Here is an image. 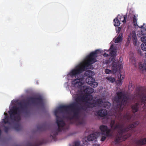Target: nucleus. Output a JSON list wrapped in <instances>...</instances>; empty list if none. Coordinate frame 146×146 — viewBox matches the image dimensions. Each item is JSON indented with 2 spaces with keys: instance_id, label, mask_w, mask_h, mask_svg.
I'll return each instance as SVG.
<instances>
[{
  "instance_id": "nucleus-36",
  "label": "nucleus",
  "mask_w": 146,
  "mask_h": 146,
  "mask_svg": "<svg viewBox=\"0 0 146 146\" xmlns=\"http://www.w3.org/2000/svg\"><path fill=\"white\" fill-rule=\"evenodd\" d=\"M80 142L79 141H76L75 142L74 145L73 146H80Z\"/></svg>"
},
{
  "instance_id": "nucleus-34",
  "label": "nucleus",
  "mask_w": 146,
  "mask_h": 146,
  "mask_svg": "<svg viewBox=\"0 0 146 146\" xmlns=\"http://www.w3.org/2000/svg\"><path fill=\"white\" fill-rule=\"evenodd\" d=\"M45 127V126L43 125H40L37 126V128L38 129L42 130L43 128Z\"/></svg>"
},
{
  "instance_id": "nucleus-26",
  "label": "nucleus",
  "mask_w": 146,
  "mask_h": 146,
  "mask_svg": "<svg viewBox=\"0 0 146 146\" xmlns=\"http://www.w3.org/2000/svg\"><path fill=\"white\" fill-rule=\"evenodd\" d=\"M14 128L17 131H19L21 129V127L19 124H17L14 126Z\"/></svg>"
},
{
  "instance_id": "nucleus-4",
  "label": "nucleus",
  "mask_w": 146,
  "mask_h": 146,
  "mask_svg": "<svg viewBox=\"0 0 146 146\" xmlns=\"http://www.w3.org/2000/svg\"><path fill=\"white\" fill-rule=\"evenodd\" d=\"M115 120H112L110 122L111 128L113 130L118 129L117 133L114 141L116 143L125 141L127 138L130 136V134L123 135L124 133L127 132L137 126L139 123L138 121H136L128 125L125 127L124 128V124L122 122H118L115 124Z\"/></svg>"
},
{
  "instance_id": "nucleus-28",
  "label": "nucleus",
  "mask_w": 146,
  "mask_h": 146,
  "mask_svg": "<svg viewBox=\"0 0 146 146\" xmlns=\"http://www.w3.org/2000/svg\"><path fill=\"white\" fill-rule=\"evenodd\" d=\"M115 51L113 50H112L110 51L109 55L112 57H114L115 56Z\"/></svg>"
},
{
  "instance_id": "nucleus-11",
  "label": "nucleus",
  "mask_w": 146,
  "mask_h": 146,
  "mask_svg": "<svg viewBox=\"0 0 146 146\" xmlns=\"http://www.w3.org/2000/svg\"><path fill=\"white\" fill-rule=\"evenodd\" d=\"M39 145V144L37 141H34L28 142L26 146H38Z\"/></svg>"
},
{
  "instance_id": "nucleus-25",
  "label": "nucleus",
  "mask_w": 146,
  "mask_h": 146,
  "mask_svg": "<svg viewBox=\"0 0 146 146\" xmlns=\"http://www.w3.org/2000/svg\"><path fill=\"white\" fill-rule=\"evenodd\" d=\"M127 16V15L124 16H120L119 19L121 21H122L123 23H125L126 22Z\"/></svg>"
},
{
  "instance_id": "nucleus-38",
  "label": "nucleus",
  "mask_w": 146,
  "mask_h": 146,
  "mask_svg": "<svg viewBox=\"0 0 146 146\" xmlns=\"http://www.w3.org/2000/svg\"><path fill=\"white\" fill-rule=\"evenodd\" d=\"M105 72L106 74H110L111 73V70L109 69H106Z\"/></svg>"
},
{
  "instance_id": "nucleus-35",
  "label": "nucleus",
  "mask_w": 146,
  "mask_h": 146,
  "mask_svg": "<svg viewBox=\"0 0 146 146\" xmlns=\"http://www.w3.org/2000/svg\"><path fill=\"white\" fill-rule=\"evenodd\" d=\"M130 39V37L129 36H128L127 38V41L125 44V46H128V45H129L130 42V40L129 39Z\"/></svg>"
},
{
  "instance_id": "nucleus-15",
  "label": "nucleus",
  "mask_w": 146,
  "mask_h": 146,
  "mask_svg": "<svg viewBox=\"0 0 146 146\" xmlns=\"http://www.w3.org/2000/svg\"><path fill=\"white\" fill-rule=\"evenodd\" d=\"M137 143L139 145L146 144V138L139 139L137 141Z\"/></svg>"
},
{
  "instance_id": "nucleus-40",
  "label": "nucleus",
  "mask_w": 146,
  "mask_h": 146,
  "mask_svg": "<svg viewBox=\"0 0 146 146\" xmlns=\"http://www.w3.org/2000/svg\"><path fill=\"white\" fill-rule=\"evenodd\" d=\"M103 56H104L105 57H107L109 56V55L108 54L105 53L104 55Z\"/></svg>"
},
{
  "instance_id": "nucleus-43",
  "label": "nucleus",
  "mask_w": 146,
  "mask_h": 146,
  "mask_svg": "<svg viewBox=\"0 0 146 146\" xmlns=\"http://www.w3.org/2000/svg\"><path fill=\"white\" fill-rule=\"evenodd\" d=\"M4 114L5 115V116L6 115H7V113H4Z\"/></svg>"
},
{
  "instance_id": "nucleus-9",
  "label": "nucleus",
  "mask_w": 146,
  "mask_h": 146,
  "mask_svg": "<svg viewBox=\"0 0 146 146\" xmlns=\"http://www.w3.org/2000/svg\"><path fill=\"white\" fill-rule=\"evenodd\" d=\"M97 114L99 116L103 117L107 115V112L106 110L102 109L99 110Z\"/></svg>"
},
{
  "instance_id": "nucleus-16",
  "label": "nucleus",
  "mask_w": 146,
  "mask_h": 146,
  "mask_svg": "<svg viewBox=\"0 0 146 146\" xmlns=\"http://www.w3.org/2000/svg\"><path fill=\"white\" fill-rule=\"evenodd\" d=\"M100 129L102 132V133H104L106 132L108 129V127L107 125H102L100 126Z\"/></svg>"
},
{
  "instance_id": "nucleus-23",
  "label": "nucleus",
  "mask_w": 146,
  "mask_h": 146,
  "mask_svg": "<svg viewBox=\"0 0 146 146\" xmlns=\"http://www.w3.org/2000/svg\"><path fill=\"white\" fill-rule=\"evenodd\" d=\"M103 107L107 109H109L111 106V104L109 102H103Z\"/></svg>"
},
{
  "instance_id": "nucleus-8",
  "label": "nucleus",
  "mask_w": 146,
  "mask_h": 146,
  "mask_svg": "<svg viewBox=\"0 0 146 146\" xmlns=\"http://www.w3.org/2000/svg\"><path fill=\"white\" fill-rule=\"evenodd\" d=\"M131 35L132 39L133 41V43L134 45L136 46L137 44V39L135 32L134 31H132L131 33Z\"/></svg>"
},
{
  "instance_id": "nucleus-45",
  "label": "nucleus",
  "mask_w": 146,
  "mask_h": 146,
  "mask_svg": "<svg viewBox=\"0 0 146 146\" xmlns=\"http://www.w3.org/2000/svg\"><path fill=\"white\" fill-rule=\"evenodd\" d=\"M135 64V63H133V64Z\"/></svg>"
},
{
  "instance_id": "nucleus-24",
  "label": "nucleus",
  "mask_w": 146,
  "mask_h": 146,
  "mask_svg": "<svg viewBox=\"0 0 146 146\" xmlns=\"http://www.w3.org/2000/svg\"><path fill=\"white\" fill-rule=\"evenodd\" d=\"M132 20L133 23V24L135 26H137V19L135 15H134L133 17L132 18Z\"/></svg>"
},
{
  "instance_id": "nucleus-14",
  "label": "nucleus",
  "mask_w": 146,
  "mask_h": 146,
  "mask_svg": "<svg viewBox=\"0 0 146 146\" xmlns=\"http://www.w3.org/2000/svg\"><path fill=\"white\" fill-rule=\"evenodd\" d=\"M119 75L120 76H118L119 79L117 80V81L118 82V84L119 85L121 86L123 82L122 80L124 78V76H123L122 74H119Z\"/></svg>"
},
{
  "instance_id": "nucleus-22",
  "label": "nucleus",
  "mask_w": 146,
  "mask_h": 146,
  "mask_svg": "<svg viewBox=\"0 0 146 146\" xmlns=\"http://www.w3.org/2000/svg\"><path fill=\"white\" fill-rule=\"evenodd\" d=\"M122 34L120 35V34L115 39V42L117 43L121 42L122 40Z\"/></svg>"
},
{
  "instance_id": "nucleus-10",
  "label": "nucleus",
  "mask_w": 146,
  "mask_h": 146,
  "mask_svg": "<svg viewBox=\"0 0 146 146\" xmlns=\"http://www.w3.org/2000/svg\"><path fill=\"white\" fill-rule=\"evenodd\" d=\"M98 136L95 133H93L89 135L87 137V139L88 141H92L96 139Z\"/></svg>"
},
{
  "instance_id": "nucleus-41",
  "label": "nucleus",
  "mask_w": 146,
  "mask_h": 146,
  "mask_svg": "<svg viewBox=\"0 0 146 146\" xmlns=\"http://www.w3.org/2000/svg\"><path fill=\"white\" fill-rule=\"evenodd\" d=\"M94 146H100V145L99 144H94Z\"/></svg>"
},
{
  "instance_id": "nucleus-37",
  "label": "nucleus",
  "mask_w": 146,
  "mask_h": 146,
  "mask_svg": "<svg viewBox=\"0 0 146 146\" xmlns=\"http://www.w3.org/2000/svg\"><path fill=\"white\" fill-rule=\"evenodd\" d=\"M107 137V136L105 135H104V136H102L101 139V141H104L106 139Z\"/></svg>"
},
{
  "instance_id": "nucleus-30",
  "label": "nucleus",
  "mask_w": 146,
  "mask_h": 146,
  "mask_svg": "<svg viewBox=\"0 0 146 146\" xmlns=\"http://www.w3.org/2000/svg\"><path fill=\"white\" fill-rule=\"evenodd\" d=\"M141 48L143 50L146 51V44L142 43L141 45Z\"/></svg>"
},
{
  "instance_id": "nucleus-17",
  "label": "nucleus",
  "mask_w": 146,
  "mask_h": 146,
  "mask_svg": "<svg viewBox=\"0 0 146 146\" xmlns=\"http://www.w3.org/2000/svg\"><path fill=\"white\" fill-rule=\"evenodd\" d=\"M111 130L110 129H108L106 130V132L104 133H102V135H104L107 137H110L112 135L111 133Z\"/></svg>"
},
{
  "instance_id": "nucleus-12",
  "label": "nucleus",
  "mask_w": 146,
  "mask_h": 146,
  "mask_svg": "<svg viewBox=\"0 0 146 146\" xmlns=\"http://www.w3.org/2000/svg\"><path fill=\"white\" fill-rule=\"evenodd\" d=\"M84 92L86 93V95H90V94H92L94 92V90L91 88H88L85 90Z\"/></svg>"
},
{
  "instance_id": "nucleus-5",
  "label": "nucleus",
  "mask_w": 146,
  "mask_h": 146,
  "mask_svg": "<svg viewBox=\"0 0 146 146\" xmlns=\"http://www.w3.org/2000/svg\"><path fill=\"white\" fill-rule=\"evenodd\" d=\"M116 96L113 98V100L117 104L116 109H118L121 111L123 108L126 104L128 100L127 96L124 93L118 91L117 92Z\"/></svg>"
},
{
  "instance_id": "nucleus-27",
  "label": "nucleus",
  "mask_w": 146,
  "mask_h": 146,
  "mask_svg": "<svg viewBox=\"0 0 146 146\" xmlns=\"http://www.w3.org/2000/svg\"><path fill=\"white\" fill-rule=\"evenodd\" d=\"M142 35H146V29L145 28H142L141 31V33H139Z\"/></svg>"
},
{
  "instance_id": "nucleus-19",
  "label": "nucleus",
  "mask_w": 146,
  "mask_h": 146,
  "mask_svg": "<svg viewBox=\"0 0 146 146\" xmlns=\"http://www.w3.org/2000/svg\"><path fill=\"white\" fill-rule=\"evenodd\" d=\"M117 17L113 20L114 25L115 26H118L120 25V21L117 19Z\"/></svg>"
},
{
  "instance_id": "nucleus-46",
  "label": "nucleus",
  "mask_w": 146,
  "mask_h": 146,
  "mask_svg": "<svg viewBox=\"0 0 146 146\" xmlns=\"http://www.w3.org/2000/svg\"><path fill=\"white\" fill-rule=\"evenodd\" d=\"M130 14H129V16H130Z\"/></svg>"
},
{
  "instance_id": "nucleus-18",
  "label": "nucleus",
  "mask_w": 146,
  "mask_h": 146,
  "mask_svg": "<svg viewBox=\"0 0 146 146\" xmlns=\"http://www.w3.org/2000/svg\"><path fill=\"white\" fill-rule=\"evenodd\" d=\"M94 81V78L91 77H88L86 79V82L89 84H90Z\"/></svg>"
},
{
  "instance_id": "nucleus-31",
  "label": "nucleus",
  "mask_w": 146,
  "mask_h": 146,
  "mask_svg": "<svg viewBox=\"0 0 146 146\" xmlns=\"http://www.w3.org/2000/svg\"><path fill=\"white\" fill-rule=\"evenodd\" d=\"M91 86L94 88L96 87L98 85V83L95 82V81H93V82L90 84Z\"/></svg>"
},
{
  "instance_id": "nucleus-21",
  "label": "nucleus",
  "mask_w": 146,
  "mask_h": 146,
  "mask_svg": "<svg viewBox=\"0 0 146 146\" xmlns=\"http://www.w3.org/2000/svg\"><path fill=\"white\" fill-rule=\"evenodd\" d=\"M2 122L4 123L5 124L8 123L10 124V123L9 122V117L7 115H6L4 117V118L3 119Z\"/></svg>"
},
{
  "instance_id": "nucleus-42",
  "label": "nucleus",
  "mask_w": 146,
  "mask_h": 146,
  "mask_svg": "<svg viewBox=\"0 0 146 146\" xmlns=\"http://www.w3.org/2000/svg\"><path fill=\"white\" fill-rule=\"evenodd\" d=\"M118 30L119 31L121 30V28L120 27H118Z\"/></svg>"
},
{
  "instance_id": "nucleus-1",
  "label": "nucleus",
  "mask_w": 146,
  "mask_h": 146,
  "mask_svg": "<svg viewBox=\"0 0 146 146\" xmlns=\"http://www.w3.org/2000/svg\"><path fill=\"white\" fill-rule=\"evenodd\" d=\"M93 97L92 95H85L78 96L76 99V102H73L69 105H62L60 106L57 110L54 111V114L56 117V123L58 125V128L52 131L50 134V136L52 139H55L58 133L64 130V127L65 123L62 118L58 115V112L63 113V111H66L70 110L73 113L71 117L68 116L67 118L71 120L74 118L77 119V125H84L85 121L83 119H78L79 113L81 110L86 109L85 106L81 105L78 102H85L87 104L86 106L90 108L94 107H101L103 103V100L102 98H98L96 100H93Z\"/></svg>"
},
{
  "instance_id": "nucleus-39",
  "label": "nucleus",
  "mask_w": 146,
  "mask_h": 146,
  "mask_svg": "<svg viewBox=\"0 0 146 146\" xmlns=\"http://www.w3.org/2000/svg\"><path fill=\"white\" fill-rule=\"evenodd\" d=\"M141 88H138V90H137V92H138V94H140L141 93Z\"/></svg>"
},
{
  "instance_id": "nucleus-44",
  "label": "nucleus",
  "mask_w": 146,
  "mask_h": 146,
  "mask_svg": "<svg viewBox=\"0 0 146 146\" xmlns=\"http://www.w3.org/2000/svg\"><path fill=\"white\" fill-rule=\"evenodd\" d=\"M143 27V26H141V28H142V27Z\"/></svg>"
},
{
  "instance_id": "nucleus-3",
  "label": "nucleus",
  "mask_w": 146,
  "mask_h": 146,
  "mask_svg": "<svg viewBox=\"0 0 146 146\" xmlns=\"http://www.w3.org/2000/svg\"><path fill=\"white\" fill-rule=\"evenodd\" d=\"M100 53V51L99 50H96L91 52L87 56L86 60L84 63L79 65L76 66V69L71 71L70 74L72 77L75 76L76 78L72 81V85L77 87L81 85L82 83L80 80L81 78H77L76 77L83 72L86 71L85 75L88 77H92L94 75V73L92 71L86 70L89 69V67L90 66L96 61V58L97 57V55Z\"/></svg>"
},
{
  "instance_id": "nucleus-7",
  "label": "nucleus",
  "mask_w": 146,
  "mask_h": 146,
  "mask_svg": "<svg viewBox=\"0 0 146 146\" xmlns=\"http://www.w3.org/2000/svg\"><path fill=\"white\" fill-rule=\"evenodd\" d=\"M122 57H120L119 58V61L117 62H115L114 61L112 64V70L114 73H116L118 70H120L121 67V64L120 62H121V60H122Z\"/></svg>"
},
{
  "instance_id": "nucleus-13",
  "label": "nucleus",
  "mask_w": 146,
  "mask_h": 146,
  "mask_svg": "<svg viewBox=\"0 0 146 146\" xmlns=\"http://www.w3.org/2000/svg\"><path fill=\"white\" fill-rule=\"evenodd\" d=\"M139 69L141 70H145L146 71V63H144L142 64L141 62H139L138 64Z\"/></svg>"
},
{
  "instance_id": "nucleus-32",
  "label": "nucleus",
  "mask_w": 146,
  "mask_h": 146,
  "mask_svg": "<svg viewBox=\"0 0 146 146\" xmlns=\"http://www.w3.org/2000/svg\"><path fill=\"white\" fill-rule=\"evenodd\" d=\"M10 127L9 126H4L3 130L5 133H7Z\"/></svg>"
},
{
  "instance_id": "nucleus-20",
  "label": "nucleus",
  "mask_w": 146,
  "mask_h": 146,
  "mask_svg": "<svg viewBox=\"0 0 146 146\" xmlns=\"http://www.w3.org/2000/svg\"><path fill=\"white\" fill-rule=\"evenodd\" d=\"M123 117L125 119L129 120L131 118V115L129 113L127 112L124 115Z\"/></svg>"
},
{
  "instance_id": "nucleus-2",
  "label": "nucleus",
  "mask_w": 146,
  "mask_h": 146,
  "mask_svg": "<svg viewBox=\"0 0 146 146\" xmlns=\"http://www.w3.org/2000/svg\"><path fill=\"white\" fill-rule=\"evenodd\" d=\"M31 104L36 106L44 105V100L40 95L30 97L26 100L19 103V107L14 106L9 111L10 119L13 121H19L21 120L20 115L23 113L27 115L29 113V108Z\"/></svg>"
},
{
  "instance_id": "nucleus-6",
  "label": "nucleus",
  "mask_w": 146,
  "mask_h": 146,
  "mask_svg": "<svg viewBox=\"0 0 146 146\" xmlns=\"http://www.w3.org/2000/svg\"><path fill=\"white\" fill-rule=\"evenodd\" d=\"M141 105H143V108L145 109L146 108V96H144V97L141 99V102H137L134 105H132L131 106L132 111L133 113H135L138 111L139 107L140 106V104Z\"/></svg>"
},
{
  "instance_id": "nucleus-33",
  "label": "nucleus",
  "mask_w": 146,
  "mask_h": 146,
  "mask_svg": "<svg viewBox=\"0 0 146 146\" xmlns=\"http://www.w3.org/2000/svg\"><path fill=\"white\" fill-rule=\"evenodd\" d=\"M141 40L143 43H146V36H143L141 38Z\"/></svg>"
},
{
  "instance_id": "nucleus-29",
  "label": "nucleus",
  "mask_w": 146,
  "mask_h": 146,
  "mask_svg": "<svg viewBox=\"0 0 146 146\" xmlns=\"http://www.w3.org/2000/svg\"><path fill=\"white\" fill-rule=\"evenodd\" d=\"M106 78L108 80L110 81L111 82H114L115 81V78L111 76L107 77Z\"/></svg>"
}]
</instances>
